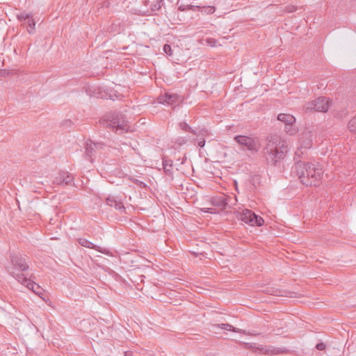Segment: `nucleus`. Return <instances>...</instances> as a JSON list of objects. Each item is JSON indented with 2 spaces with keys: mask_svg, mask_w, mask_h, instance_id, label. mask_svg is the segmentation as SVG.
<instances>
[{
  "mask_svg": "<svg viewBox=\"0 0 356 356\" xmlns=\"http://www.w3.org/2000/svg\"><path fill=\"white\" fill-rule=\"evenodd\" d=\"M289 150L287 142L278 135H271L267 138L263 149L266 161L273 165L283 160Z\"/></svg>",
  "mask_w": 356,
  "mask_h": 356,
  "instance_id": "f257e3e1",
  "label": "nucleus"
},
{
  "mask_svg": "<svg viewBox=\"0 0 356 356\" xmlns=\"http://www.w3.org/2000/svg\"><path fill=\"white\" fill-rule=\"evenodd\" d=\"M296 172L302 184L316 186L323 176L322 168L315 163L297 162L294 166Z\"/></svg>",
  "mask_w": 356,
  "mask_h": 356,
  "instance_id": "f03ea898",
  "label": "nucleus"
},
{
  "mask_svg": "<svg viewBox=\"0 0 356 356\" xmlns=\"http://www.w3.org/2000/svg\"><path fill=\"white\" fill-rule=\"evenodd\" d=\"M99 123L104 127L112 129L115 131H127L129 129L125 117L120 113L106 114L100 120Z\"/></svg>",
  "mask_w": 356,
  "mask_h": 356,
  "instance_id": "7ed1b4c3",
  "label": "nucleus"
},
{
  "mask_svg": "<svg viewBox=\"0 0 356 356\" xmlns=\"http://www.w3.org/2000/svg\"><path fill=\"white\" fill-rule=\"evenodd\" d=\"M234 139L243 149H246L252 152H257L259 149V140L257 138L240 135L235 136Z\"/></svg>",
  "mask_w": 356,
  "mask_h": 356,
  "instance_id": "20e7f679",
  "label": "nucleus"
},
{
  "mask_svg": "<svg viewBox=\"0 0 356 356\" xmlns=\"http://www.w3.org/2000/svg\"><path fill=\"white\" fill-rule=\"evenodd\" d=\"M237 218L252 226H261L264 222L261 216L256 215L253 211L248 209L238 212Z\"/></svg>",
  "mask_w": 356,
  "mask_h": 356,
  "instance_id": "39448f33",
  "label": "nucleus"
},
{
  "mask_svg": "<svg viewBox=\"0 0 356 356\" xmlns=\"http://www.w3.org/2000/svg\"><path fill=\"white\" fill-rule=\"evenodd\" d=\"M329 105L330 101L327 97H320L306 104L304 109L305 111H314L325 113L328 110Z\"/></svg>",
  "mask_w": 356,
  "mask_h": 356,
  "instance_id": "423d86ee",
  "label": "nucleus"
},
{
  "mask_svg": "<svg viewBox=\"0 0 356 356\" xmlns=\"http://www.w3.org/2000/svg\"><path fill=\"white\" fill-rule=\"evenodd\" d=\"M11 263L15 268L25 271L29 268L27 256L21 253H12L10 255Z\"/></svg>",
  "mask_w": 356,
  "mask_h": 356,
  "instance_id": "0eeeda50",
  "label": "nucleus"
},
{
  "mask_svg": "<svg viewBox=\"0 0 356 356\" xmlns=\"http://www.w3.org/2000/svg\"><path fill=\"white\" fill-rule=\"evenodd\" d=\"M105 147V145L102 143H95L89 140L86 145V154L90 159V161H92V156L95 154Z\"/></svg>",
  "mask_w": 356,
  "mask_h": 356,
  "instance_id": "6e6552de",
  "label": "nucleus"
},
{
  "mask_svg": "<svg viewBox=\"0 0 356 356\" xmlns=\"http://www.w3.org/2000/svg\"><path fill=\"white\" fill-rule=\"evenodd\" d=\"M106 204L111 207H115L117 210L119 211H124L125 208L124 207L122 201L117 197L113 195H108L106 199Z\"/></svg>",
  "mask_w": 356,
  "mask_h": 356,
  "instance_id": "1a4fd4ad",
  "label": "nucleus"
},
{
  "mask_svg": "<svg viewBox=\"0 0 356 356\" xmlns=\"http://www.w3.org/2000/svg\"><path fill=\"white\" fill-rule=\"evenodd\" d=\"M146 6H149L150 12L159 11L163 5V0H147L145 1Z\"/></svg>",
  "mask_w": 356,
  "mask_h": 356,
  "instance_id": "9d476101",
  "label": "nucleus"
},
{
  "mask_svg": "<svg viewBox=\"0 0 356 356\" xmlns=\"http://www.w3.org/2000/svg\"><path fill=\"white\" fill-rule=\"evenodd\" d=\"M287 350L285 348H277L273 346H265L264 353L266 355H274L285 353Z\"/></svg>",
  "mask_w": 356,
  "mask_h": 356,
  "instance_id": "9b49d317",
  "label": "nucleus"
},
{
  "mask_svg": "<svg viewBox=\"0 0 356 356\" xmlns=\"http://www.w3.org/2000/svg\"><path fill=\"white\" fill-rule=\"evenodd\" d=\"M26 287L29 290L32 291L35 294L42 298V296L44 295V290L38 284L31 280V282H28V285H26Z\"/></svg>",
  "mask_w": 356,
  "mask_h": 356,
  "instance_id": "f8f14e48",
  "label": "nucleus"
},
{
  "mask_svg": "<svg viewBox=\"0 0 356 356\" xmlns=\"http://www.w3.org/2000/svg\"><path fill=\"white\" fill-rule=\"evenodd\" d=\"M277 118L278 120L284 122L285 125L294 124L296 122V118L290 114L280 113Z\"/></svg>",
  "mask_w": 356,
  "mask_h": 356,
  "instance_id": "ddd939ff",
  "label": "nucleus"
},
{
  "mask_svg": "<svg viewBox=\"0 0 356 356\" xmlns=\"http://www.w3.org/2000/svg\"><path fill=\"white\" fill-rule=\"evenodd\" d=\"M213 205L225 209L228 205V198L225 196H218L213 198Z\"/></svg>",
  "mask_w": 356,
  "mask_h": 356,
  "instance_id": "4468645a",
  "label": "nucleus"
},
{
  "mask_svg": "<svg viewBox=\"0 0 356 356\" xmlns=\"http://www.w3.org/2000/svg\"><path fill=\"white\" fill-rule=\"evenodd\" d=\"M11 275L17 282L26 286L28 285V282H31V280L26 277L23 273H12Z\"/></svg>",
  "mask_w": 356,
  "mask_h": 356,
  "instance_id": "2eb2a0df",
  "label": "nucleus"
},
{
  "mask_svg": "<svg viewBox=\"0 0 356 356\" xmlns=\"http://www.w3.org/2000/svg\"><path fill=\"white\" fill-rule=\"evenodd\" d=\"M163 166L166 175H172V161L171 160L163 159Z\"/></svg>",
  "mask_w": 356,
  "mask_h": 356,
  "instance_id": "dca6fc26",
  "label": "nucleus"
},
{
  "mask_svg": "<svg viewBox=\"0 0 356 356\" xmlns=\"http://www.w3.org/2000/svg\"><path fill=\"white\" fill-rule=\"evenodd\" d=\"M180 97L177 94L168 93L167 104L168 105H175L178 104L180 101Z\"/></svg>",
  "mask_w": 356,
  "mask_h": 356,
  "instance_id": "f3484780",
  "label": "nucleus"
},
{
  "mask_svg": "<svg viewBox=\"0 0 356 356\" xmlns=\"http://www.w3.org/2000/svg\"><path fill=\"white\" fill-rule=\"evenodd\" d=\"M216 327H220L222 330L233 331L234 332H241V330L238 328L234 327L232 325L228 323H222L220 325H216Z\"/></svg>",
  "mask_w": 356,
  "mask_h": 356,
  "instance_id": "a211bd4d",
  "label": "nucleus"
},
{
  "mask_svg": "<svg viewBox=\"0 0 356 356\" xmlns=\"http://www.w3.org/2000/svg\"><path fill=\"white\" fill-rule=\"evenodd\" d=\"M303 137H305L306 139L302 141V146L305 148H310L312 145V140L311 138L310 133H306Z\"/></svg>",
  "mask_w": 356,
  "mask_h": 356,
  "instance_id": "6ab92c4d",
  "label": "nucleus"
},
{
  "mask_svg": "<svg viewBox=\"0 0 356 356\" xmlns=\"http://www.w3.org/2000/svg\"><path fill=\"white\" fill-rule=\"evenodd\" d=\"M74 177L72 175H70L69 172H65V177L62 179L63 185H70L72 184L73 181Z\"/></svg>",
  "mask_w": 356,
  "mask_h": 356,
  "instance_id": "aec40b11",
  "label": "nucleus"
},
{
  "mask_svg": "<svg viewBox=\"0 0 356 356\" xmlns=\"http://www.w3.org/2000/svg\"><path fill=\"white\" fill-rule=\"evenodd\" d=\"M23 24H27L29 25V29H28V32L29 33H32L33 32V30L35 29V23L31 15L26 20V22H23Z\"/></svg>",
  "mask_w": 356,
  "mask_h": 356,
  "instance_id": "412c9836",
  "label": "nucleus"
},
{
  "mask_svg": "<svg viewBox=\"0 0 356 356\" xmlns=\"http://www.w3.org/2000/svg\"><path fill=\"white\" fill-rule=\"evenodd\" d=\"M179 127L186 131H188V132H191L193 134H196V131L193 129L186 122H181L179 123Z\"/></svg>",
  "mask_w": 356,
  "mask_h": 356,
  "instance_id": "4be33fe9",
  "label": "nucleus"
},
{
  "mask_svg": "<svg viewBox=\"0 0 356 356\" xmlns=\"http://www.w3.org/2000/svg\"><path fill=\"white\" fill-rule=\"evenodd\" d=\"M88 247L92 248H95V250H97L99 252H102L106 255H110V256L112 255V254L106 249V248L105 246L98 245V246H88Z\"/></svg>",
  "mask_w": 356,
  "mask_h": 356,
  "instance_id": "5701e85b",
  "label": "nucleus"
},
{
  "mask_svg": "<svg viewBox=\"0 0 356 356\" xmlns=\"http://www.w3.org/2000/svg\"><path fill=\"white\" fill-rule=\"evenodd\" d=\"M348 127L351 132L356 133V115L349 121Z\"/></svg>",
  "mask_w": 356,
  "mask_h": 356,
  "instance_id": "b1692460",
  "label": "nucleus"
},
{
  "mask_svg": "<svg viewBox=\"0 0 356 356\" xmlns=\"http://www.w3.org/2000/svg\"><path fill=\"white\" fill-rule=\"evenodd\" d=\"M285 131L289 135H293L296 133V129L293 127V124L285 125Z\"/></svg>",
  "mask_w": 356,
  "mask_h": 356,
  "instance_id": "393cba45",
  "label": "nucleus"
},
{
  "mask_svg": "<svg viewBox=\"0 0 356 356\" xmlns=\"http://www.w3.org/2000/svg\"><path fill=\"white\" fill-rule=\"evenodd\" d=\"M65 172H60L58 175L54 180V184L57 185H63L62 179L65 177Z\"/></svg>",
  "mask_w": 356,
  "mask_h": 356,
  "instance_id": "a878e982",
  "label": "nucleus"
},
{
  "mask_svg": "<svg viewBox=\"0 0 356 356\" xmlns=\"http://www.w3.org/2000/svg\"><path fill=\"white\" fill-rule=\"evenodd\" d=\"M178 10L180 11H186L188 9L189 4H185L183 0H177Z\"/></svg>",
  "mask_w": 356,
  "mask_h": 356,
  "instance_id": "bb28decb",
  "label": "nucleus"
},
{
  "mask_svg": "<svg viewBox=\"0 0 356 356\" xmlns=\"http://www.w3.org/2000/svg\"><path fill=\"white\" fill-rule=\"evenodd\" d=\"M29 17H31V15L29 14L22 13L17 15V19L23 23V22H26V20L29 18Z\"/></svg>",
  "mask_w": 356,
  "mask_h": 356,
  "instance_id": "cd10ccee",
  "label": "nucleus"
},
{
  "mask_svg": "<svg viewBox=\"0 0 356 356\" xmlns=\"http://www.w3.org/2000/svg\"><path fill=\"white\" fill-rule=\"evenodd\" d=\"M201 12H204L207 14H212L215 12V8L213 6L202 7Z\"/></svg>",
  "mask_w": 356,
  "mask_h": 356,
  "instance_id": "c85d7f7f",
  "label": "nucleus"
},
{
  "mask_svg": "<svg viewBox=\"0 0 356 356\" xmlns=\"http://www.w3.org/2000/svg\"><path fill=\"white\" fill-rule=\"evenodd\" d=\"M167 95H168V93H165L163 95H161L158 97V102L159 104H167Z\"/></svg>",
  "mask_w": 356,
  "mask_h": 356,
  "instance_id": "c756f323",
  "label": "nucleus"
},
{
  "mask_svg": "<svg viewBox=\"0 0 356 356\" xmlns=\"http://www.w3.org/2000/svg\"><path fill=\"white\" fill-rule=\"evenodd\" d=\"M244 345L245 348L252 350L254 352H256V348L257 346L256 343H244Z\"/></svg>",
  "mask_w": 356,
  "mask_h": 356,
  "instance_id": "7c9ffc66",
  "label": "nucleus"
},
{
  "mask_svg": "<svg viewBox=\"0 0 356 356\" xmlns=\"http://www.w3.org/2000/svg\"><path fill=\"white\" fill-rule=\"evenodd\" d=\"M206 43L207 45L209 46H211V47H216L218 42L216 39H213V38H207L206 40Z\"/></svg>",
  "mask_w": 356,
  "mask_h": 356,
  "instance_id": "2f4dec72",
  "label": "nucleus"
},
{
  "mask_svg": "<svg viewBox=\"0 0 356 356\" xmlns=\"http://www.w3.org/2000/svg\"><path fill=\"white\" fill-rule=\"evenodd\" d=\"M79 245H95L93 243L88 241V240L85 238H78L77 239Z\"/></svg>",
  "mask_w": 356,
  "mask_h": 356,
  "instance_id": "473e14b6",
  "label": "nucleus"
},
{
  "mask_svg": "<svg viewBox=\"0 0 356 356\" xmlns=\"http://www.w3.org/2000/svg\"><path fill=\"white\" fill-rule=\"evenodd\" d=\"M163 51L166 54L169 56H171L172 54V50L169 44H165L163 46Z\"/></svg>",
  "mask_w": 356,
  "mask_h": 356,
  "instance_id": "72a5a7b5",
  "label": "nucleus"
},
{
  "mask_svg": "<svg viewBox=\"0 0 356 356\" xmlns=\"http://www.w3.org/2000/svg\"><path fill=\"white\" fill-rule=\"evenodd\" d=\"M190 252L195 255V257H197V256H201L200 259H202L203 257H206L205 256V252H195V251H190Z\"/></svg>",
  "mask_w": 356,
  "mask_h": 356,
  "instance_id": "f704fd0d",
  "label": "nucleus"
},
{
  "mask_svg": "<svg viewBox=\"0 0 356 356\" xmlns=\"http://www.w3.org/2000/svg\"><path fill=\"white\" fill-rule=\"evenodd\" d=\"M188 10H193V11H195V10H198L201 11L202 8L200 6H199L189 5Z\"/></svg>",
  "mask_w": 356,
  "mask_h": 356,
  "instance_id": "c9c22d12",
  "label": "nucleus"
},
{
  "mask_svg": "<svg viewBox=\"0 0 356 356\" xmlns=\"http://www.w3.org/2000/svg\"><path fill=\"white\" fill-rule=\"evenodd\" d=\"M316 348L318 350H324L325 348V345L323 342L318 343L316 344Z\"/></svg>",
  "mask_w": 356,
  "mask_h": 356,
  "instance_id": "e433bc0d",
  "label": "nucleus"
},
{
  "mask_svg": "<svg viewBox=\"0 0 356 356\" xmlns=\"http://www.w3.org/2000/svg\"><path fill=\"white\" fill-rule=\"evenodd\" d=\"M265 350V346H257L256 348V352L259 351L260 353L264 354Z\"/></svg>",
  "mask_w": 356,
  "mask_h": 356,
  "instance_id": "4c0bfd02",
  "label": "nucleus"
},
{
  "mask_svg": "<svg viewBox=\"0 0 356 356\" xmlns=\"http://www.w3.org/2000/svg\"><path fill=\"white\" fill-rule=\"evenodd\" d=\"M204 145H205V140L204 139H202L198 142V146L200 147H203L204 146Z\"/></svg>",
  "mask_w": 356,
  "mask_h": 356,
  "instance_id": "58836bf2",
  "label": "nucleus"
},
{
  "mask_svg": "<svg viewBox=\"0 0 356 356\" xmlns=\"http://www.w3.org/2000/svg\"><path fill=\"white\" fill-rule=\"evenodd\" d=\"M295 10H296V9L293 7L291 9H290V10H289V12H293V11H295Z\"/></svg>",
  "mask_w": 356,
  "mask_h": 356,
  "instance_id": "ea45409f",
  "label": "nucleus"
},
{
  "mask_svg": "<svg viewBox=\"0 0 356 356\" xmlns=\"http://www.w3.org/2000/svg\"><path fill=\"white\" fill-rule=\"evenodd\" d=\"M53 238H56L57 239L58 238L57 237H53V236L51 237V239H53Z\"/></svg>",
  "mask_w": 356,
  "mask_h": 356,
  "instance_id": "a19ab883",
  "label": "nucleus"
}]
</instances>
